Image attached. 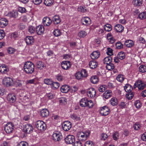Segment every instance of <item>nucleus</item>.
Listing matches in <instances>:
<instances>
[{"instance_id":"nucleus-18","label":"nucleus","mask_w":146,"mask_h":146,"mask_svg":"<svg viewBox=\"0 0 146 146\" xmlns=\"http://www.w3.org/2000/svg\"><path fill=\"white\" fill-rule=\"evenodd\" d=\"M7 100L11 103H14L16 100L15 95L13 93L10 94L8 95Z\"/></svg>"},{"instance_id":"nucleus-37","label":"nucleus","mask_w":146,"mask_h":146,"mask_svg":"<svg viewBox=\"0 0 146 146\" xmlns=\"http://www.w3.org/2000/svg\"><path fill=\"white\" fill-rule=\"evenodd\" d=\"M107 65L106 67L107 69L108 70H111L114 69L115 68V66L114 64L112 63L111 62L110 63H106Z\"/></svg>"},{"instance_id":"nucleus-15","label":"nucleus","mask_w":146,"mask_h":146,"mask_svg":"<svg viewBox=\"0 0 146 146\" xmlns=\"http://www.w3.org/2000/svg\"><path fill=\"white\" fill-rule=\"evenodd\" d=\"M52 21L49 17H46L42 19V23L44 26L48 27L51 24Z\"/></svg>"},{"instance_id":"nucleus-53","label":"nucleus","mask_w":146,"mask_h":146,"mask_svg":"<svg viewBox=\"0 0 146 146\" xmlns=\"http://www.w3.org/2000/svg\"><path fill=\"white\" fill-rule=\"evenodd\" d=\"M117 80L120 82H122L124 80L123 76L121 74H119L117 77Z\"/></svg>"},{"instance_id":"nucleus-32","label":"nucleus","mask_w":146,"mask_h":146,"mask_svg":"<svg viewBox=\"0 0 146 146\" xmlns=\"http://www.w3.org/2000/svg\"><path fill=\"white\" fill-rule=\"evenodd\" d=\"M90 80L91 82L94 84L97 83L99 81L98 78L97 76H92Z\"/></svg>"},{"instance_id":"nucleus-14","label":"nucleus","mask_w":146,"mask_h":146,"mask_svg":"<svg viewBox=\"0 0 146 146\" xmlns=\"http://www.w3.org/2000/svg\"><path fill=\"white\" fill-rule=\"evenodd\" d=\"M71 127V123L69 121H64L62 125V129L66 131H68Z\"/></svg>"},{"instance_id":"nucleus-6","label":"nucleus","mask_w":146,"mask_h":146,"mask_svg":"<svg viewBox=\"0 0 146 146\" xmlns=\"http://www.w3.org/2000/svg\"><path fill=\"white\" fill-rule=\"evenodd\" d=\"M3 84L7 87L14 86V81L11 78L7 77L4 78L2 81Z\"/></svg>"},{"instance_id":"nucleus-19","label":"nucleus","mask_w":146,"mask_h":146,"mask_svg":"<svg viewBox=\"0 0 146 146\" xmlns=\"http://www.w3.org/2000/svg\"><path fill=\"white\" fill-rule=\"evenodd\" d=\"M36 66L38 70H42L44 67V63L41 61H37L36 63Z\"/></svg>"},{"instance_id":"nucleus-57","label":"nucleus","mask_w":146,"mask_h":146,"mask_svg":"<svg viewBox=\"0 0 146 146\" xmlns=\"http://www.w3.org/2000/svg\"><path fill=\"white\" fill-rule=\"evenodd\" d=\"M135 105L136 108H140L141 105L140 101L139 100H136L135 103Z\"/></svg>"},{"instance_id":"nucleus-34","label":"nucleus","mask_w":146,"mask_h":146,"mask_svg":"<svg viewBox=\"0 0 146 146\" xmlns=\"http://www.w3.org/2000/svg\"><path fill=\"white\" fill-rule=\"evenodd\" d=\"M22 85V81L21 80L16 79L14 81V86L16 87H21Z\"/></svg>"},{"instance_id":"nucleus-60","label":"nucleus","mask_w":146,"mask_h":146,"mask_svg":"<svg viewBox=\"0 0 146 146\" xmlns=\"http://www.w3.org/2000/svg\"><path fill=\"white\" fill-rule=\"evenodd\" d=\"M7 51L9 53L12 54L15 51V50L13 48L10 47L8 49Z\"/></svg>"},{"instance_id":"nucleus-64","label":"nucleus","mask_w":146,"mask_h":146,"mask_svg":"<svg viewBox=\"0 0 146 146\" xmlns=\"http://www.w3.org/2000/svg\"><path fill=\"white\" fill-rule=\"evenodd\" d=\"M99 91L101 92H103L105 90V85H102L100 86L99 88Z\"/></svg>"},{"instance_id":"nucleus-54","label":"nucleus","mask_w":146,"mask_h":146,"mask_svg":"<svg viewBox=\"0 0 146 146\" xmlns=\"http://www.w3.org/2000/svg\"><path fill=\"white\" fill-rule=\"evenodd\" d=\"M81 72H78L76 73L75 76L77 79L80 80L83 78Z\"/></svg>"},{"instance_id":"nucleus-35","label":"nucleus","mask_w":146,"mask_h":146,"mask_svg":"<svg viewBox=\"0 0 146 146\" xmlns=\"http://www.w3.org/2000/svg\"><path fill=\"white\" fill-rule=\"evenodd\" d=\"M112 95V93L110 91H106L103 94V96L106 99L110 98Z\"/></svg>"},{"instance_id":"nucleus-51","label":"nucleus","mask_w":146,"mask_h":146,"mask_svg":"<svg viewBox=\"0 0 146 146\" xmlns=\"http://www.w3.org/2000/svg\"><path fill=\"white\" fill-rule=\"evenodd\" d=\"M83 78H86L87 77L88 74L87 71L85 69H82L80 71Z\"/></svg>"},{"instance_id":"nucleus-48","label":"nucleus","mask_w":146,"mask_h":146,"mask_svg":"<svg viewBox=\"0 0 146 146\" xmlns=\"http://www.w3.org/2000/svg\"><path fill=\"white\" fill-rule=\"evenodd\" d=\"M60 84L57 82H53L51 86L54 89H58L59 87Z\"/></svg>"},{"instance_id":"nucleus-13","label":"nucleus","mask_w":146,"mask_h":146,"mask_svg":"<svg viewBox=\"0 0 146 146\" xmlns=\"http://www.w3.org/2000/svg\"><path fill=\"white\" fill-rule=\"evenodd\" d=\"M96 93L95 89L93 88L88 89L87 91V96L90 98H94L96 95Z\"/></svg>"},{"instance_id":"nucleus-22","label":"nucleus","mask_w":146,"mask_h":146,"mask_svg":"<svg viewBox=\"0 0 146 146\" xmlns=\"http://www.w3.org/2000/svg\"><path fill=\"white\" fill-rule=\"evenodd\" d=\"M60 90L62 92L67 93L69 91H70V87L67 85H63L61 87Z\"/></svg>"},{"instance_id":"nucleus-4","label":"nucleus","mask_w":146,"mask_h":146,"mask_svg":"<svg viewBox=\"0 0 146 146\" xmlns=\"http://www.w3.org/2000/svg\"><path fill=\"white\" fill-rule=\"evenodd\" d=\"M36 128L40 132H43L45 131L46 128V123L41 120H38L35 123Z\"/></svg>"},{"instance_id":"nucleus-55","label":"nucleus","mask_w":146,"mask_h":146,"mask_svg":"<svg viewBox=\"0 0 146 146\" xmlns=\"http://www.w3.org/2000/svg\"><path fill=\"white\" fill-rule=\"evenodd\" d=\"M115 46L117 48L120 49L123 48V44L120 42H118L115 43Z\"/></svg>"},{"instance_id":"nucleus-49","label":"nucleus","mask_w":146,"mask_h":146,"mask_svg":"<svg viewBox=\"0 0 146 146\" xmlns=\"http://www.w3.org/2000/svg\"><path fill=\"white\" fill-rule=\"evenodd\" d=\"M119 133L118 131L115 132L113 134V138L114 140L117 141L119 139Z\"/></svg>"},{"instance_id":"nucleus-52","label":"nucleus","mask_w":146,"mask_h":146,"mask_svg":"<svg viewBox=\"0 0 146 146\" xmlns=\"http://www.w3.org/2000/svg\"><path fill=\"white\" fill-rule=\"evenodd\" d=\"M139 71L144 73L146 71V66L145 65H141L139 67Z\"/></svg>"},{"instance_id":"nucleus-21","label":"nucleus","mask_w":146,"mask_h":146,"mask_svg":"<svg viewBox=\"0 0 146 146\" xmlns=\"http://www.w3.org/2000/svg\"><path fill=\"white\" fill-rule=\"evenodd\" d=\"M25 41L28 45L33 44L34 42V39L33 36H27L26 37Z\"/></svg>"},{"instance_id":"nucleus-16","label":"nucleus","mask_w":146,"mask_h":146,"mask_svg":"<svg viewBox=\"0 0 146 146\" xmlns=\"http://www.w3.org/2000/svg\"><path fill=\"white\" fill-rule=\"evenodd\" d=\"M81 23L83 25L88 26L91 23V20L88 17H84L82 19Z\"/></svg>"},{"instance_id":"nucleus-1","label":"nucleus","mask_w":146,"mask_h":146,"mask_svg":"<svg viewBox=\"0 0 146 146\" xmlns=\"http://www.w3.org/2000/svg\"><path fill=\"white\" fill-rule=\"evenodd\" d=\"M23 68L24 70L26 73L31 74L34 71L35 66L31 62L28 61L25 63Z\"/></svg>"},{"instance_id":"nucleus-56","label":"nucleus","mask_w":146,"mask_h":146,"mask_svg":"<svg viewBox=\"0 0 146 146\" xmlns=\"http://www.w3.org/2000/svg\"><path fill=\"white\" fill-rule=\"evenodd\" d=\"M56 79L59 81L61 82L63 80L64 77L60 74H58L56 76Z\"/></svg>"},{"instance_id":"nucleus-17","label":"nucleus","mask_w":146,"mask_h":146,"mask_svg":"<svg viewBox=\"0 0 146 146\" xmlns=\"http://www.w3.org/2000/svg\"><path fill=\"white\" fill-rule=\"evenodd\" d=\"M36 33L38 35H40L44 33V26L42 25H39L36 28Z\"/></svg>"},{"instance_id":"nucleus-63","label":"nucleus","mask_w":146,"mask_h":146,"mask_svg":"<svg viewBox=\"0 0 146 146\" xmlns=\"http://www.w3.org/2000/svg\"><path fill=\"white\" fill-rule=\"evenodd\" d=\"M17 146H28V145L26 142L22 141L18 144Z\"/></svg>"},{"instance_id":"nucleus-11","label":"nucleus","mask_w":146,"mask_h":146,"mask_svg":"<svg viewBox=\"0 0 146 146\" xmlns=\"http://www.w3.org/2000/svg\"><path fill=\"white\" fill-rule=\"evenodd\" d=\"M61 66L63 69L68 70L71 67V63L69 61H63L61 63Z\"/></svg>"},{"instance_id":"nucleus-43","label":"nucleus","mask_w":146,"mask_h":146,"mask_svg":"<svg viewBox=\"0 0 146 146\" xmlns=\"http://www.w3.org/2000/svg\"><path fill=\"white\" fill-rule=\"evenodd\" d=\"M78 35L80 38H84L87 35V33L85 31L82 30L78 33Z\"/></svg>"},{"instance_id":"nucleus-59","label":"nucleus","mask_w":146,"mask_h":146,"mask_svg":"<svg viewBox=\"0 0 146 146\" xmlns=\"http://www.w3.org/2000/svg\"><path fill=\"white\" fill-rule=\"evenodd\" d=\"M85 8V7L81 6L78 8V11L82 13L85 12L87 11V9Z\"/></svg>"},{"instance_id":"nucleus-40","label":"nucleus","mask_w":146,"mask_h":146,"mask_svg":"<svg viewBox=\"0 0 146 146\" xmlns=\"http://www.w3.org/2000/svg\"><path fill=\"white\" fill-rule=\"evenodd\" d=\"M54 3V0H44V4L47 6H50L52 5Z\"/></svg>"},{"instance_id":"nucleus-26","label":"nucleus","mask_w":146,"mask_h":146,"mask_svg":"<svg viewBox=\"0 0 146 146\" xmlns=\"http://www.w3.org/2000/svg\"><path fill=\"white\" fill-rule=\"evenodd\" d=\"M52 20L54 24L55 25L59 24L61 22V19L58 15L54 16L52 18Z\"/></svg>"},{"instance_id":"nucleus-58","label":"nucleus","mask_w":146,"mask_h":146,"mask_svg":"<svg viewBox=\"0 0 146 146\" xmlns=\"http://www.w3.org/2000/svg\"><path fill=\"white\" fill-rule=\"evenodd\" d=\"M85 146H94V145L92 141H88L85 143Z\"/></svg>"},{"instance_id":"nucleus-36","label":"nucleus","mask_w":146,"mask_h":146,"mask_svg":"<svg viewBox=\"0 0 146 146\" xmlns=\"http://www.w3.org/2000/svg\"><path fill=\"white\" fill-rule=\"evenodd\" d=\"M54 35L56 37L60 36L62 35V33L60 30L58 29H54L53 32Z\"/></svg>"},{"instance_id":"nucleus-61","label":"nucleus","mask_w":146,"mask_h":146,"mask_svg":"<svg viewBox=\"0 0 146 146\" xmlns=\"http://www.w3.org/2000/svg\"><path fill=\"white\" fill-rule=\"evenodd\" d=\"M5 36L4 31L2 30H0V40L3 39Z\"/></svg>"},{"instance_id":"nucleus-33","label":"nucleus","mask_w":146,"mask_h":146,"mask_svg":"<svg viewBox=\"0 0 146 146\" xmlns=\"http://www.w3.org/2000/svg\"><path fill=\"white\" fill-rule=\"evenodd\" d=\"M133 3L135 6L139 7L143 4V0H133Z\"/></svg>"},{"instance_id":"nucleus-31","label":"nucleus","mask_w":146,"mask_h":146,"mask_svg":"<svg viewBox=\"0 0 146 146\" xmlns=\"http://www.w3.org/2000/svg\"><path fill=\"white\" fill-rule=\"evenodd\" d=\"M124 89L125 91L128 93L132 92L133 88L132 86L129 84H126L124 86Z\"/></svg>"},{"instance_id":"nucleus-62","label":"nucleus","mask_w":146,"mask_h":146,"mask_svg":"<svg viewBox=\"0 0 146 146\" xmlns=\"http://www.w3.org/2000/svg\"><path fill=\"white\" fill-rule=\"evenodd\" d=\"M140 125L138 123H136L133 126V127L135 130H138L140 128Z\"/></svg>"},{"instance_id":"nucleus-38","label":"nucleus","mask_w":146,"mask_h":146,"mask_svg":"<svg viewBox=\"0 0 146 146\" xmlns=\"http://www.w3.org/2000/svg\"><path fill=\"white\" fill-rule=\"evenodd\" d=\"M36 29L34 27L30 25L28 28V31L31 34H34V33L36 32Z\"/></svg>"},{"instance_id":"nucleus-28","label":"nucleus","mask_w":146,"mask_h":146,"mask_svg":"<svg viewBox=\"0 0 146 146\" xmlns=\"http://www.w3.org/2000/svg\"><path fill=\"white\" fill-rule=\"evenodd\" d=\"M7 17L9 18H16L18 16L17 12H9L6 15Z\"/></svg>"},{"instance_id":"nucleus-23","label":"nucleus","mask_w":146,"mask_h":146,"mask_svg":"<svg viewBox=\"0 0 146 146\" xmlns=\"http://www.w3.org/2000/svg\"><path fill=\"white\" fill-rule=\"evenodd\" d=\"M114 29L117 33H122L124 30V27L122 25L117 24L114 27Z\"/></svg>"},{"instance_id":"nucleus-7","label":"nucleus","mask_w":146,"mask_h":146,"mask_svg":"<svg viewBox=\"0 0 146 146\" xmlns=\"http://www.w3.org/2000/svg\"><path fill=\"white\" fill-rule=\"evenodd\" d=\"M99 111L101 115L103 116H106L110 113V110L108 106H104L100 108Z\"/></svg>"},{"instance_id":"nucleus-47","label":"nucleus","mask_w":146,"mask_h":146,"mask_svg":"<svg viewBox=\"0 0 146 146\" xmlns=\"http://www.w3.org/2000/svg\"><path fill=\"white\" fill-rule=\"evenodd\" d=\"M126 98L128 100H131L134 96V93L133 92H129L127 93L126 95Z\"/></svg>"},{"instance_id":"nucleus-27","label":"nucleus","mask_w":146,"mask_h":146,"mask_svg":"<svg viewBox=\"0 0 146 146\" xmlns=\"http://www.w3.org/2000/svg\"><path fill=\"white\" fill-rule=\"evenodd\" d=\"M70 117L72 119L77 121H80L81 119L80 116L75 113L71 114L70 115Z\"/></svg>"},{"instance_id":"nucleus-39","label":"nucleus","mask_w":146,"mask_h":146,"mask_svg":"<svg viewBox=\"0 0 146 146\" xmlns=\"http://www.w3.org/2000/svg\"><path fill=\"white\" fill-rule=\"evenodd\" d=\"M110 104L113 106H115L118 104V100L116 98H112L110 100Z\"/></svg>"},{"instance_id":"nucleus-2","label":"nucleus","mask_w":146,"mask_h":146,"mask_svg":"<svg viewBox=\"0 0 146 146\" xmlns=\"http://www.w3.org/2000/svg\"><path fill=\"white\" fill-rule=\"evenodd\" d=\"M80 106L82 107H88L89 108H92L94 106L92 101L88 100L86 98H82L80 101Z\"/></svg>"},{"instance_id":"nucleus-41","label":"nucleus","mask_w":146,"mask_h":146,"mask_svg":"<svg viewBox=\"0 0 146 146\" xmlns=\"http://www.w3.org/2000/svg\"><path fill=\"white\" fill-rule=\"evenodd\" d=\"M105 30L108 32L110 31L112 29L111 25L108 23L105 25L104 27Z\"/></svg>"},{"instance_id":"nucleus-25","label":"nucleus","mask_w":146,"mask_h":146,"mask_svg":"<svg viewBox=\"0 0 146 146\" xmlns=\"http://www.w3.org/2000/svg\"><path fill=\"white\" fill-rule=\"evenodd\" d=\"M134 42L131 40H127L125 43V45L127 47L131 48L134 45Z\"/></svg>"},{"instance_id":"nucleus-50","label":"nucleus","mask_w":146,"mask_h":146,"mask_svg":"<svg viewBox=\"0 0 146 146\" xmlns=\"http://www.w3.org/2000/svg\"><path fill=\"white\" fill-rule=\"evenodd\" d=\"M44 83L48 85H51L53 83V81L51 79H45L44 80Z\"/></svg>"},{"instance_id":"nucleus-44","label":"nucleus","mask_w":146,"mask_h":146,"mask_svg":"<svg viewBox=\"0 0 146 146\" xmlns=\"http://www.w3.org/2000/svg\"><path fill=\"white\" fill-rule=\"evenodd\" d=\"M112 60V57L111 56H109L105 58L104 59V62L105 64L106 63H110Z\"/></svg>"},{"instance_id":"nucleus-45","label":"nucleus","mask_w":146,"mask_h":146,"mask_svg":"<svg viewBox=\"0 0 146 146\" xmlns=\"http://www.w3.org/2000/svg\"><path fill=\"white\" fill-rule=\"evenodd\" d=\"M138 18L141 20H144L146 18V12H143L139 14Z\"/></svg>"},{"instance_id":"nucleus-30","label":"nucleus","mask_w":146,"mask_h":146,"mask_svg":"<svg viewBox=\"0 0 146 146\" xmlns=\"http://www.w3.org/2000/svg\"><path fill=\"white\" fill-rule=\"evenodd\" d=\"M98 63L95 60L91 61L89 64L90 68L92 69L96 68L98 66Z\"/></svg>"},{"instance_id":"nucleus-9","label":"nucleus","mask_w":146,"mask_h":146,"mask_svg":"<svg viewBox=\"0 0 146 146\" xmlns=\"http://www.w3.org/2000/svg\"><path fill=\"white\" fill-rule=\"evenodd\" d=\"M52 139L55 142L60 141L62 138V133L59 132L54 133L52 135Z\"/></svg>"},{"instance_id":"nucleus-5","label":"nucleus","mask_w":146,"mask_h":146,"mask_svg":"<svg viewBox=\"0 0 146 146\" xmlns=\"http://www.w3.org/2000/svg\"><path fill=\"white\" fill-rule=\"evenodd\" d=\"M134 87H137L139 90H142L146 87V84L140 80H137L134 85Z\"/></svg>"},{"instance_id":"nucleus-10","label":"nucleus","mask_w":146,"mask_h":146,"mask_svg":"<svg viewBox=\"0 0 146 146\" xmlns=\"http://www.w3.org/2000/svg\"><path fill=\"white\" fill-rule=\"evenodd\" d=\"M65 143L68 144L74 143L75 141V137L72 135H68L64 139Z\"/></svg>"},{"instance_id":"nucleus-46","label":"nucleus","mask_w":146,"mask_h":146,"mask_svg":"<svg viewBox=\"0 0 146 146\" xmlns=\"http://www.w3.org/2000/svg\"><path fill=\"white\" fill-rule=\"evenodd\" d=\"M117 57L121 60L124 59L125 58V54L123 52H119L117 54Z\"/></svg>"},{"instance_id":"nucleus-3","label":"nucleus","mask_w":146,"mask_h":146,"mask_svg":"<svg viewBox=\"0 0 146 146\" xmlns=\"http://www.w3.org/2000/svg\"><path fill=\"white\" fill-rule=\"evenodd\" d=\"M90 132L89 131H86L84 132L81 131L78 132L77 134L78 139L80 141H85L90 135Z\"/></svg>"},{"instance_id":"nucleus-24","label":"nucleus","mask_w":146,"mask_h":146,"mask_svg":"<svg viewBox=\"0 0 146 146\" xmlns=\"http://www.w3.org/2000/svg\"><path fill=\"white\" fill-rule=\"evenodd\" d=\"M49 112L46 109H44L40 111V116L43 117H46L49 115Z\"/></svg>"},{"instance_id":"nucleus-29","label":"nucleus","mask_w":146,"mask_h":146,"mask_svg":"<svg viewBox=\"0 0 146 146\" xmlns=\"http://www.w3.org/2000/svg\"><path fill=\"white\" fill-rule=\"evenodd\" d=\"M8 24V22L5 19H2L0 21V27L1 28H4Z\"/></svg>"},{"instance_id":"nucleus-12","label":"nucleus","mask_w":146,"mask_h":146,"mask_svg":"<svg viewBox=\"0 0 146 146\" xmlns=\"http://www.w3.org/2000/svg\"><path fill=\"white\" fill-rule=\"evenodd\" d=\"M33 128L31 124L27 123L24 126L23 130L27 134H29L33 132Z\"/></svg>"},{"instance_id":"nucleus-42","label":"nucleus","mask_w":146,"mask_h":146,"mask_svg":"<svg viewBox=\"0 0 146 146\" xmlns=\"http://www.w3.org/2000/svg\"><path fill=\"white\" fill-rule=\"evenodd\" d=\"M5 65H3L0 67V72L2 73H5L7 71V68Z\"/></svg>"},{"instance_id":"nucleus-20","label":"nucleus","mask_w":146,"mask_h":146,"mask_svg":"<svg viewBox=\"0 0 146 146\" xmlns=\"http://www.w3.org/2000/svg\"><path fill=\"white\" fill-rule=\"evenodd\" d=\"M100 55V53L99 51H94L91 54L90 57L93 59H97L99 57Z\"/></svg>"},{"instance_id":"nucleus-8","label":"nucleus","mask_w":146,"mask_h":146,"mask_svg":"<svg viewBox=\"0 0 146 146\" xmlns=\"http://www.w3.org/2000/svg\"><path fill=\"white\" fill-rule=\"evenodd\" d=\"M14 127V125L12 123L9 122L5 125L4 130L7 133H11L13 130Z\"/></svg>"}]
</instances>
